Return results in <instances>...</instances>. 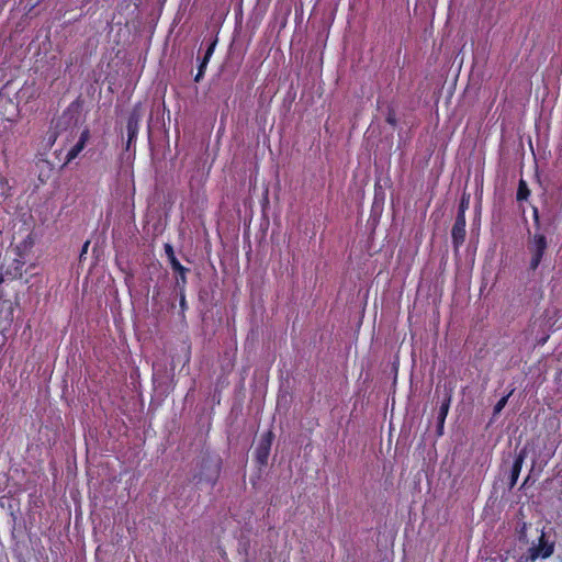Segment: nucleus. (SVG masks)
<instances>
[{
    "label": "nucleus",
    "mask_w": 562,
    "mask_h": 562,
    "mask_svg": "<svg viewBox=\"0 0 562 562\" xmlns=\"http://www.w3.org/2000/svg\"><path fill=\"white\" fill-rule=\"evenodd\" d=\"M512 394H513V390H512L508 394H506V395L502 396V397L497 401V403H496V404H495V406H494V414H495V415H496V414H499V413L502 412V409L506 406V404H507V402H508V398L510 397V395H512Z\"/></svg>",
    "instance_id": "2eb2a0df"
},
{
    "label": "nucleus",
    "mask_w": 562,
    "mask_h": 562,
    "mask_svg": "<svg viewBox=\"0 0 562 562\" xmlns=\"http://www.w3.org/2000/svg\"><path fill=\"white\" fill-rule=\"evenodd\" d=\"M90 245V241L87 240L83 246H82V249H81V252H80V259L87 254V250H88V247Z\"/></svg>",
    "instance_id": "aec40b11"
},
{
    "label": "nucleus",
    "mask_w": 562,
    "mask_h": 562,
    "mask_svg": "<svg viewBox=\"0 0 562 562\" xmlns=\"http://www.w3.org/2000/svg\"><path fill=\"white\" fill-rule=\"evenodd\" d=\"M385 122L391 125L392 127L397 126V117L396 112L392 106L387 108L386 115H385Z\"/></svg>",
    "instance_id": "4468645a"
},
{
    "label": "nucleus",
    "mask_w": 562,
    "mask_h": 562,
    "mask_svg": "<svg viewBox=\"0 0 562 562\" xmlns=\"http://www.w3.org/2000/svg\"><path fill=\"white\" fill-rule=\"evenodd\" d=\"M164 249H165V254H166V256H167V259H168V258H170V257H172V256H175V250H173V247H172V245H171V244L166 243V244L164 245Z\"/></svg>",
    "instance_id": "6ab92c4d"
},
{
    "label": "nucleus",
    "mask_w": 562,
    "mask_h": 562,
    "mask_svg": "<svg viewBox=\"0 0 562 562\" xmlns=\"http://www.w3.org/2000/svg\"><path fill=\"white\" fill-rule=\"evenodd\" d=\"M465 217L456 216V221L451 229V239L454 250H459L465 240Z\"/></svg>",
    "instance_id": "423d86ee"
},
{
    "label": "nucleus",
    "mask_w": 562,
    "mask_h": 562,
    "mask_svg": "<svg viewBox=\"0 0 562 562\" xmlns=\"http://www.w3.org/2000/svg\"><path fill=\"white\" fill-rule=\"evenodd\" d=\"M80 104H81V100H80V98H77L76 101L71 102V104L68 108V110H70L72 106L79 108Z\"/></svg>",
    "instance_id": "412c9836"
},
{
    "label": "nucleus",
    "mask_w": 562,
    "mask_h": 562,
    "mask_svg": "<svg viewBox=\"0 0 562 562\" xmlns=\"http://www.w3.org/2000/svg\"><path fill=\"white\" fill-rule=\"evenodd\" d=\"M469 205H470V194L463 192V194L460 199L459 206H458L457 216L465 217V212L469 209Z\"/></svg>",
    "instance_id": "ddd939ff"
},
{
    "label": "nucleus",
    "mask_w": 562,
    "mask_h": 562,
    "mask_svg": "<svg viewBox=\"0 0 562 562\" xmlns=\"http://www.w3.org/2000/svg\"><path fill=\"white\" fill-rule=\"evenodd\" d=\"M220 470H221V464L217 463L215 465L212 474L206 475L205 477H203L202 474H200L198 483H201V482L205 481L207 484H210L212 487H214L215 484L217 483V480H218V476H220Z\"/></svg>",
    "instance_id": "9b49d317"
},
{
    "label": "nucleus",
    "mask_w": 562,
    "mask_h": 562,
    "mask_svg": "<svg viewBox=\"0 0 562 562\" xmlns=\"http://www.w3.org/2000/svg\"><path fill=\"white\" fill-rule=\"evenodd\" d=\"M168 262H169V265H170V267H171V269H172L173 271H175V270H181V269H180V267H181L182 265H181V263H180V261L177 259L176 255H175V256H172V257H170V258H168Z\"/></svg>",
    "instance_id": "dca6fc26"
},
{
    "label": "nucleus",
    "mask_w": 562,
    "mask_h": 562,
    "mask_svg": "<svg viewBox=\"0 0 562 562\" xmlns=\"http://www.w3.org/2000/svg\"><path fill=\"white\" fill-rule=\"evenodd\" d=\"M452 400V387L445 386L442 401L437 415V426L436 432L437 437H441L443 435L445 422L448 416L450 404Z\"/></svg>",
    "instance_id": "7ed1b4c3"
},
{
    "label": "nucleus",
    "mask_w": 562,
    "mask_h": 562,
    "mask_svg": "<svg viewBox=\"0 0 562 562\" xmlns=\"http://www.w3.org/2000/svg\"><path fill=\"white\" fill-rule=\"evenodd\" d=\"M530 195V190L528 188V184L525 180L520 179L517 188V194L516 199L517 201H525Z\"/></svg>",
    "instance_id": "f8f14e48"
},
{
    "label": "nucleus",
    "mask_w": 562,
    "mask_h": 562,
    "mask_svg": "<svg viewBox=\"0 0 562 562\" xmlns=\"http://www.w3.org/2000/svg\"><path fill=\"white\" fill-rule=\"evenodd\" d=\"M184 292H186V290H179V296H180L179 304H180L182 313H184V311L187 310V300H186Z\"/></svg>",
    "instance_id": "f3484780"
},
{
    "label": "nucleus",
    "mask_w": 562,
    "mask_h": 562,
    "mask_svg": "<svg viewBox=\"0 0 562 562\" xmlns=\"http://www.w3.org/2000/svg\"><path fill=\"white\" fill-rule=\"evenodd\" d=\"M273 439L274 434L272 430H268L260 436L255 449V460L260 467L267 465L268 463Z\"/></svg>",
    "instance_id": "f03ea898"
},
{
    "label": "nucleus",
    "mask_w": 562,
    "mask_h": 562,
    "mask_svg": "<svg viewBox=\"0 0 562 562\" xmlns=\"http://www.w3.org/2000/svg\"><path fill=\"white\" fill-rule=\"evenodd\" d=\"M216 44H217V37H214L210 42L203 57L201 59H199L198 72L194 77L195 82H199L204 77L205 70L207 68L209 61H210L214 50H215Z\"/></svg>",
    "instance_id": "0eeeda50"
},
{
    "label": "nucleus",
    "mask_w": 562,
    "mask_h": 562,
    "mask_svg": "<svg viewBox=\"0 0 562 562\" xmlns=\"http://www.w3.org/2000/svg\"><path fill=\"white\" fill-rule=\"evenodd\" d=\"M532 218H533L535 227L537 229H539V227H540V215H539V210L536 206L532 207Z\"/></svg>",
    "instance_id": "a211bd4d"
},
{
    "label": "nucleus",
    "mask_w": 562,
    "mask_h": 562,
    "mask_svg": "<svg viewBox=\"0 0 562 562\" xmlns=\"http://www.w3.org/2000/svg\"><path fill=\"white\" fill-rule=\"evenodd\" d=\"M549 247L548 239L543 233L536 232L528 238L527 249L530 255L529 270L536 271Z\"/></svg>",
    "instance_id": "f257e3e1"
},
{
    "label": "nucleus",
    "mask_w": 562,
    "mask_h": 562,
    "mask_svg": "<svg viewBox=\"0 0 562 562\" xmlns=\"http://www.w3.org/2000/svg\"><path fill=\"white\" fill-rule=\"evenodd\" d=\"M526 458H527V449L526 448L520 449L517 452V454L515 456V460H514V463H513V467L510 470V477H509V487L510 488L516 485Z\"/></svg>",
    "instance_id": "6e6552de"
},
{
    "label": "nucleus",
    "mask_w": 562,
    "mask_h": 562,
    "mask_svg": "<svg viewBox=\"0 0 562 562\" xmlns=\"http://www.w3.org/2000/svg\"><path fill=\"white\" fill-rule=\"evenodd\" d=\"M90 137V131L89 128H85L79 136L78 142L68 150L66 155V162L72 161L75 158L78 157V155L86 147L87 142Z\"/></svg>",
    "instance_id": "1a4fd4ad"
},
{
    "label": "nucleus",
    "mask_w": 562,
    "mask_h": 562,
    "mask_svg": "<svg viewBox=\"0 0 562 562\" xmlns=\"http://www.w3.org/2000/svg\"><path fill=\"white\" fill-rule=\"evenodd\" d=\"M180 269L181 270L173 271L177 274L176 276V285L179 290H186L187 282H188L187 274L190 270L188 268H186L184 266H181Z\"/></svg>",
    "instance_id": "9d476101"
},
{
    "label": "nucleus",
    "mask_w": 562,
    "mask_h": 562,
    "mask_svg": "<svg viewBox=\"0 0 562 562\" xmlns=\"http://www.w3.org/2000/svg\"><path fill=\"white\" fill-rule=\"evenodd\" d=\"M139 123H140V114L139 112L134 109L128 117L126 123V131H127V140L125 149L130 150L131 146L136 143L137 135L139 132Z\"/></svg>",
    "instance_id": "39448f33"
},
{
    "label": "nucleus",
    "mask_w": 562,
    "mask_h": 562,
    "mask_svg": "<svg viewBox=\"0 0 562 562\" xmlns=\"http://www.w3.org/2000/svg\"><path fill=\"white\" fill-rule=\"evenodd\" d=\"M554 551V544L549 543L546 539L544 533L539 537V543L529 548L528 560L536 561L538 558L547 559L552 555Z\"/></svg>",
    "instance_id": "20e7f679"
},
{
    "label": "nucleus",
    "mask_w": 562,
    "mask_h": 562,
    "mask_svg": "<svg viewBox=\"0 0 562 562\" xmlns=\"http://www.w3.org/2000/svg\"><path fill=\"white\" fill-rule=\"evenodd\" d=\"M2 282V277L0 276V283Z\"/></svg>",
    "instance_id": "4be33fe9"
}]
</instances>
